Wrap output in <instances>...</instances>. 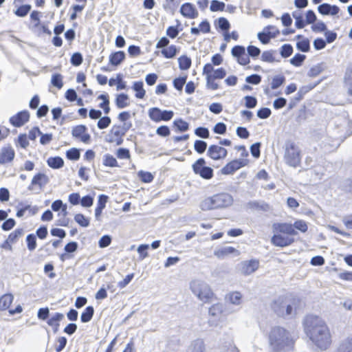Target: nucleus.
I'll return each mask as SVG.
<instances>
[{"instance_id": "44", "label": "nucleus", "mask_w": 352, "mask_h": 352, "mask_svg": "<svg viewBox=\"0 0 352 352\" xmlns=\"http://www.w3.org/2000/svg\"><path fill=\"white\" fill-rule=\"evenodd\" d=\"M51 83L57 89H61L63 86L62 75L60 74H54L52 76Z\"/></svg>"}, {"instance_id": "48", "label": "nucleus", "mask_w": 352, "mask_h": 352, "mask_svg": "<svg viewBox=\"0 0 352 352\" xmlns=\"http://www.w3.org/2000/svg\"><path fill=\"white\" fill-rule=\"evenodd\" d=\"M225 7L226 4L223 1L212 0L210 3V10L212 12L223 11Z\"/></svg>"}, {"instance_id": "57", "label": "nucleus", "mask_w": 352, "mask_h": 352, "mask_svg": "<svg viewBox=\"0 0 352 352\" xmlns=\"http://www.w3.org/2000/svg\"><path fill=\"white\" fill-rule=\"evenodd\" d=\"M82 61L83 58L80 52L74 53L70 59L71 64L76 67L80 65Z\"/></svg>"}, {"instance_id": "33", "label": "nucleus", "mask_w": 352, "mask_h": 352, "mask_svg": "<svg viewBox=\"0 0 352 352\" xmlns=\"http://www.w3.org/2000/svg\"><path fill=\"white\" fill-rule=\"evenodd\" d=\"M23 233H24V231H23V228L16 229L14 231H13L12 232H11L9 234L8 238L5 241V243H14L15 242H16L18 241V239L21 236H23Z\"/></svg>"}, {"instance_id": "7", "label": "nucleus", "mask_w": 352, "mask_h": 352, "mask_svg": "<svg viewBox=\"0 0 352 352\" xmlns=\"http://www.w3.org/2000/svg\"><path fill=\"white\" fill-rule=\"evenodd\" d=\"M206 160L201 157L199 158L192 165L193 172L205 179H210L213 177V169L211 167L206 166Z\"/></svg>"}, {"instance_id": "28", "label": "nucleus", "mask_w": 352, "mask_h": 352, "mask_svg": "<svg viewBox=\"0 0 352 352\" xmlns=\"http://www.w3.org/2000/svg\"><path fill=\"white\" fill-rule=\"evenodd\" d=\"M274 311L277 314V315L280 317L285 318L287 316H289L292 314L293 308L291 305H287L285 311L283 309V307L275 302L274 303Z\"/></svg>"}, {"instance_id": "62", "label": "nucleus", "mask_w": 352, "mask_h": 352, "mask_svg": "<svg viewBox=\"0 0 352 352\" xmlns=\"http://www.w3.org/2000/svg\"><path fill=\"white\" fill-rule=\"evenodd\" d=\"M148 248L149 245L148 244H142L138 246L137 251L140 254V258L141 260L144 259L148 256L147 252Z\"/></svg>"}, {"instance_id": "27", "label": "nucleus", "mask_w": 352, "mask_h": 352, "mask_svg": "<svg viewBox=\"0 0 352 352\" xmlns=\"http://www.w3.org/2000/svg\"><path fill=\"white\" fill-rule=\"evenodd\" d=\"M133 90L135 92V97L139 99H142L146 95V91L144 89V83L142 80L135 81L132 86Z\"/></svg>"}, {"instance_id": "55", "label": "nucleus", "mask_w": 352, "mask_h": 352, "mask_svg": "<svg viewBox=\"0 0 352 352\" xmlns=\"http://www.w3.org/2000/svg\"><path fill=\"white\" fill-rule=\"evenodd\" d=\"M195 134L201 138L206 139L210 136V132L208 128L204 126H199L195 129Z\"/></svg>"}, {"instance_id": "3", "label": "nucleus", "mask_w": 352, "mask_h": 352, "mask_svg": "<svg viewBox=\"0 0 352 352\" xmlns=\"http://www.w3.org/2000/svg\"><path fill=\"white\" fill-rule=\"evenodd\" d=\"M272 229L274 235L271 242L276 247L284 248L293 244L295 241L294 236L298 234L290 223H274Z\"/></svg>"}, {"instance_id": "42", "label": "nucleus", "mask_w": 352, "mask_h": 352, "mask_svg": "<svg viewBox=\"0 0 352 352\" xmlns=\"http://www.w3.org/2000/svg\"><path fill=\"white\" fill-rule=\"evenodd\" d=\"M27 248L30 251H34L36 248V236L29 234L26 236Z\"/></svg>"}, {"instance_id": "17", "label": "nucleus", "mask_w": 352, "mask_h": 352, "mask_svg": "<svg viewBox=\"0 0 352 352\" xmlns=\"http://www.w3.org/2000/svg\"><path fill=\"white\" fill-rule=\"evenodd\" d=\"M285 82V77L282 75H276L272 78L271 85L264 89V93L267 95L270 94L272 90H274L280 87Z\"/></svg>"}, {"instance_id": "1", "label": "nucleus", "mask_w": 352, "mask_h": 352, "mask_svg": "<svg viewBox=\"0 0 352 352\" xmlns=\"http://www.w3.org/2000/svg\"><path fill=\"white\" fill-rule=\"evenodd\" d=\"M304 330L310 340L320 349L327 350L332 344V336L326 322L321 318L309 315L304 321Z\"/></svg>"}, {"instance_id": "34", "label": "nucleus", "mask_w": 352, "mask_h": 352, "mask_svg": "<svg viewBox=\"0 0 352 352\" xmlns=\"http://www.w3.org/2000/svg\"><path fill=\"white\" fill-rule=\"evenodd\" d=\"M261 60L265 63H274L278 61L276 59V52L274 50L264 51L261 54Z\"/></svg>"}, {"instance_id": "25", "label": "nucleus", "mask_w": 352, "mask_h": 352, "mask_svg": "<svg viewBox=\"0 0 352 352\" xmlns=\"http://www.w3.org/2000/svg\"><path fill=\"white\" fill-rule=\"evenodd\" d=\"M333 352H352V337L342 340Z\"/></svg>"}, {"instance_id": "49", "label": "nucleus", "mask_w": 352, "mask_h": 352, "mask_svg": "<svg viewBox=\"0 0 352 352\" xmlns=\"http://www.w3.org/2000/svg\"><path fill=\"white\" fill-rule=\"evenodd\" d=\"M80 150L76 148H72L66 152V157L67 159L73 161H76L80 158Z\"/></svg>"}, {"instance_id": "13", "label": "nucleus", "mask_w": 352, "mask_h": 352, "mask_svg": "<svg viewBox=\"0 0 352 352\" xmlns=\"http://www.w3.org/2000/svg\"><path fill=\"white\" fill-rule=\"evenodd\" d=\"M207 155L212 160L223 159L227 155V150L218 145H210L208 149Z\"/></svg>"}, {"instance_id": "59", "label": "nucleus", "mask_w": 352, "mask_h": 352, "mask_svg": "<svg viewBox=\"0 0 352 352\" xmlns=\"http://www.w3.org/2000/svg\"><path fill=\"white\" fill-rule=\"evenodd\" d=\"M94 204V197L90 195H87L82 198H80V204L85 208H89L91 207Z\"/></svg>"}, {"instance_id": "15", "label": "nucleus", "mask_w": 352, "mask_h": 352, "mask_svg": "<svg viewBox=\"0 0 352 352\" xmlns=\"http://www.w3.org/2000/svg\"><path fill=\"white\" fill-rule=\"evenodd\" d=\"M131 129L130 124H125L120 125H113L111 129L109 131V134L106 138H118L123 137L126 133Z\"/></svg>"}, {"instance_id": "19", "label": "nucleus", "mask_w": 352, "mask_h": 352, "mask_svg": "<svg viewBox=\"0 0 352 352\" xmlns=\"http://www.w3.org/2000/svg\"><path fill=\"white\" fill-rule=\"evenodd\" d=\"M204 341L201 338L192 340L186 349V352H205Z\"/></svg>"}, {"instance_id": "32", "label": "nucleus", "mask_w": 352, "mask_h": 352, "mask_svg": "<svg viewBox=\"0 0 352 352\" xmlns=\"http://www.w3.org/2000/svg\"><path fill=\"white\" fill-rule=\"evenodd\" d=\"M102 164L108 167H119L117 160L111 154L106 153L103 156Z\"/></svg>"}, {"instance_id": "45", "label": "nucleus", "mask_w": 352, "mask_h": 352, "mask_svg": "<svg viewBox=\"0 0 352 352\" xmlns=\"http://www.w3.org/2000/svg\"><path fill=\"white\" fill-rule=\"evenodd\" d=\"M64 318V315L61 313H55L50 318L47 320V323L49 326H53L55 324H59L60 322Z\"/></svg>"}, {"instance_id": "11", "label": "nucleus", "mask_w": 352, "mask_h": 352, "mask_svg": "<svg viewBox=\"0 0 352 352\" xmlns=\"http://www.w3.org/2000/svg\"><path fill=\"white\" fill-rule=\"evenodd\" d=\"M49 182L48 177L44 173H38L34 176L31 184L28 186V190H34L38 186V190H41Z\"/></svg>"}, {"instance_id": "14", "label": "nucleus", "mask_w": 352, "mask_h": 352, "mask_svg": "<svg viewBox=\"0 0 352 352\" xmlns=\"http://www.w3.org/2000/svg\"><path fill=\"white\" fill-rule=\"evenodd\" d=\"M15 157V151L12 146H8L0 150V164L3 165L13 161Z\"/></svg>"}, {"instance_id": "53", "label": "nucleus", "mask_w": 352, "mask_h": 352, "mask_svg": "<svg viewBox=\"0 0 352 352\" xmlns=\"http://www.w3.org/2000/svg\"><path fill=\"white\" fill-rule=\"evenodd\" d=\"M297 48L303 52H307L310 49L309 41L307 38H301L296 43Z\"/></svg>"}, {"instance_id": "29", "label": "nucleus", "mask_w": 352, "mask_h": 352, "mask_svg": "<svg viewBox=\"0 0 352 352\" xmlns=\"http://www.w3.org/2000/svg\"><path fill=\"white\" fill-rule=\"evenodd\" d=\"M47 163L50 168L54 169H58L64 166V160L59 156L49 157Z\"/></svg>"}, {"instance_id": "6", "label": "nucleus", "mask_w": 352, "mask_h": 352, "mask_svg": "<svg viewBox=\"0 0 352 352\" xmlns=\"http://www.w3.org/2000/svg\"><path fill=\"white\" fill-rule=\"evenodd\" d=\"M284 160L289 166L296 168L300 165L301 151L296 144L292 142L286 145Z\"/></svg>"}, {"instance_id": "36", "label": "nucleus", "mask_w": 352, "mask_h": 352, "mask_svg": "<svg viewBox=\"0 0 352 352\" xmlns=\"http://www.w3.org/2000/svg\"><path fill=\"white\" fill-rule=\"evenodd\" d=\"M223 306L221 303H216L214 304L210 309H209V315L219 318L221 316V313L223 312Z\"/></svg>"}, {"instance_id": "46", "label": "nucleus", "mask_w": 352, "mask_h": 352, "mask_svg": "<svg viewBox=\"0 0 352 352\" xmlns=\"http://www.w3.org/2000/svg\"><path fill=\"white\" fill-rule=\"evenodd\" d=\"M186 80H187V76H179L178 78H175L173 82L174 87L178 91H182L183 87L185 85V83L186 82Z\"/></svg>"}, {"instance_id": "22", "label": "nucleus", "mask_w": 352, "mask_h": 352, "mask_svg": "<svg viewBox=\"0 0 352 352\" xmlns=\"http://www.w3.org/2000/svg\"><path fill=\"white\" fill-rule=\"evenodd\" d=\"M125 58V53L123 51L113 52L109 56V63L113 66L120 65Z\"/></svg>"}, {"instance_id": "31", "label": "nucleus", "mask_w": 352, "mask_h": 352, "mask_svg": "<svg viewBox=\"0 0 352 352\" xmlns=\"http://www.w3.org/2000/svg\"><path fill=\"white\" fill-rule=\"evenodd\" d=\"M94 309L92 306H88L82 311L80 316V320L83 323L89 322L94 316Z\"/></svg>"}, {"instance_id": "37", "label": "nucleus", "mask_w": 352, "mask_h": 352, "mask_svg": "<svg viewBox=\"0 0 352 352\" xmlns=\"http://www.w3.org/2000/svg\"><path fill=\"white\" fill-rule=\"evenodd\" d=\"M173 126L176 128L177 131L179 132H185L189 129V124L182 118L175 120Z\"/></svg>"}, {"instance_id": "23", "label": "nucleus", "mask_w": 352, "mask_h": 352, "mask_svg": "<svg viewBox=\"0 0 352 352\" xmlns=\"http://www.w3.org/2000/svg\"><path fill=\"white\" fill-rule=\"evenodd\" d=\"M115 103L118 109H124L130 105L129 97L126 94L121 93L116 95Z\"/></svg>"}, {"instance_id": "60", "label": "nucleus", "mask_w": 352, "mask_h": 352, "mask_svg": "<svg viewBox=\"0 0 352 352\" xmlns=\"http://www.w3.org/2000/svg\"><path fill=\"white\" fill-rule=\"evenodd\" d=\"M323 67L321 64L313 66L309 71V76L310 77H316L323 71Z\"/></svg>"}, {"instance_id": "50", "label": "nucleus", "mask_w": 352, "mask_h": 352, "mask_svg": "<svg viewBox=\"0 0 352 352\" xmlns=\"http://www.w3.org/2000/svg\"><path fill=\"white\" fill-rule=\"evenodd\" d=\"M242 296L240 292H235L228 294L227 299L234 305H239L241 301Z\"/></svg>"}, {"instance_id": "8", "label": "nucleus", "mask_w": 352, "mask_h": 352, "mask_svg": "<svg viewBox=\"0 0 352 352\" xmlns=\"http://www.w3.org/2000/svg\"><path fill=\"white\" fill-rule=\"evenodd\" d=\"M174 116L170 110H162L158 107H152L148 110V116L151 120L155 122L161 121H169Z\"/></svg>"}, {"instance_id": "51", "label": "nucleus", "mask_w": 352, "mask_h": 352, "mask_svg": "<svg viewBox=\"0 0 352 352\" xmlns=\"http://www.w3.org/2000/svg\"><path fill=\"white\" fill-rule=\"evenodd\" d=\"M140 179L144 183H150L153 180V175L150 172L140 170L138 173Z\"/></svg>"}, {"instance_id": "35", "label": "nucleus", "mask_w": 352, "mask_h": 352, "mask_svg": "<svg viewBox=\"0 0 352 352\" xmlns=\"http://www.w3.org/2000/svg\"><path fill=\"white\" fill-rule=\"evenodd\" d=\"M215 25L217 28L224 32L229 31L230 24L227 19L224 17H220L215 21Z\"/></svg>"}, {"instance_id": "26", "label": "nucleus", "mask_w": 352, "mask_h": 352, "mask_svg": "<svg viewBox=\"0 0 352 352\" xmlns=\"http://www.w3.org/2000/svg\"><path fill=\"white\" fill-rule=\"evenodd\" d=\"M14 300V296L11 294H6L0 297V310L8 309Z\"/></svg>"}, {"instance_id": "47", "label": "nucleus", "mask_w": 352, "mask_h": 352, "mask_svg": "<svg viewBox=\"0 0 352 352\" xmlns=\"http://www.w3.org/2000/svg\"><path fill=\"white\" fill-rule=\"evenodd\" d=\"M305 58V55L296 54L290 59V63L295 67H300L302 65Z\"/></svg>"}, {"instance_id": "52", "label": "nucleus", "mask_w": 352, "mask_h": 352, "mask_svg": "<svg viewBox=\"0 0 352 352\" xmlns=\"http://www.w3.org/2000/svg\"><path fill=\"white\" fill-rule=\"evenodd\" d=\"M232 56L236 58L237 62L242 65V45L234 46L231 51Z\"/></svg>"}, {"instance_id": "21", "label": "nucleus", "mask_w": 352, "mask_h": 352, "mask_svg": "<svg viewBox=\"0 0 352 352\" xmlns=\"http://www.w3.org/2000/svg\"><path fill=\"white\" fill-rule=\"evenodd\" d=\"M259 267V261L258 259H252L247 261L243 265V274L249 275L256 272Z\"/></svg>"}, {"instance_id": "40", "label": "nucleus", "mask_w": 352, "mask_h": 352, "mask_svg": "<svg viewBox=\"0 0 352 352\" xmlns=\"http://www.w3.org/2000/svg\"><path fill=\"white\" fill-rule=\"evenodd\" d=\"M74 221L80 226L87 228L89 226V219L86 217L83 214H76L74 216Z\"/></svg>"}, {"instance_id": "39", "label": "nucleus", "mask_w": 352, "mask_h": 352, "mask_svg": "<svg viewBox=\"0 0 352 352\" xmlns=\"http://www.w3.org/2000/svg\"><path fill=\"white\" fill-rule=\"evenodd\" d=\"M293 228L295 230H298L302 233H305L308 230V224L307 223L302 219H298L294 221L292 224Z\"/></svg>"}, {"instance_id": "64", "label": "nucleus", "mask_w": 352, "mask_h": 352, "mask_svg": "<svg viewBox=\"0 0 352 352\" xmlns=\"http://www.w3.org/2000/svg\"><path fill=\"white\" fill-rule=\"evenodd\" d=\"M78 248V244L76 241H70L65 245L64 250L66 254L75 252Z\"/></svg>"}, {"instance_id": "2", "label": "nucleus", "mask_w": 352, "mask_h": 352, "mask_svg": "<svg viewBox=\"0 0 352 352\" xmlns=\"http://www.w3.org/2000/svg\"><path fill=\"white\" fill-rule=\"evenodd\" d=\"M269 339L274 352H287L292 351L294 348L295 340L283 327L273 328L270 331Z\"/></svg>"}, {"instance_id": "16", "label": "nucleus", "mask_w": 352, "mask_h": 352, "mask_svg": "<svg viewBox=\"0 0 352 352\" xmlns=\"http://www.w3.org/2000/svg\"><path fill=\"white\" fill-rule=\"evenodd\" d=\"M180 13L186 18L195 19L198 16V12L191 3H185L180 8Z\"/></svg>"}, {"instance_id": "10", "label": "nucleus", "mask_w": 352, "mask_h": 352, "mask_svg": "<svg viewBox=\"0 0 352 352\" xmlns=\"http://www.w3.org/2000/svg\"><path fill=\"white\" fill-rule=\"evenodd\" d=\"M30 113L27 110L18 112L14 116L10 117V123L15 127H21L29 121Z\"/></svg>"}, {"instance_id": "9", "label": "nucleus", "mask_w": 352, "mask_h": 352, "mask_svg": "<svg viewBox=\"0 0 352 352\" xmlns=\"http://www.w3.org/2000/svg\"><path fill=\"white\" fill-rule=\"evenodd\" d=\"M72 135L85 144H89L91 140V135L87 133V127L84 124L74 126L72 129Z\"/></svg>"}, {"instance_id": "18", "label": "nucleus", "mask_w": 352, "mask_h": 352, "mask_svg": "<svg viewBox=\"0 0 352 352\" xmlns=\"http://www.w3.org/2000/svg\"><path fill=\"white\" fill-rule=\"evenodd\" d=\"M242 167V160H232L228 163L222 169L221 173L223 175H230L234 173L236 170Z\"/></svg>"}, {"instance_id": "4", "label": "nucleus", "mask_w": 352, "mask_h": 352, "mask_svg": "<svg viewBox=\"0 0 352 352\" xmlns=\"http://www.w3.org/2000/svg\"><path fill=\"white\" fill-rule=\"evenodd\" d=\"M233 202L232 196L228 193L214 195L204 199L200 204L202 210H211L230 206Z\"/></svg>"}, {"instance_id": "63", "label": "nucleus", "mask_w": 352, "mask_h": 352, "mask_svg": "<svg viewBox=\"0 0 352 352\" xmlns=\"http://www.w3.org/2000/svg\"><path fill=\"white\" fill-rule=\"evenodd\" d=\"M156 133L159 136L166 138L170 134V131L168 126L162 125L157 127V129H156Z\"/></svg>"}, {"instance_id": "58", "label": "nucleus", "mask_w": 352, "mask_h": 352, "mask_svg": "<svg viewBox=\"0 0 352 352\" xmlns=\"http://www.w3.org/2000/svg\"><path fill=\"white\" fill-rule=\"evenodd\" d=\"M131 118V114L129 111H122L118 114V119L119 121L123 123V124H130L131 128L132 127L133 124L131 121L129 120Z\"/></svg>"}, {"instance_id": "24", "label": "nucleus", "mask_w": 352, "mask_h": 352, "mask_svg": "<svg viewBox=\"0 0 352 352\" xmlns=\"http://www.w3.org/2000/svg\"><path fill=\"white\" fill-rule=\"evenodd\" d=\"M107 200L108 196L102 194L98 196L97 206L95 209V217L96 219H98L100 216L101 215L103 209L106 206Z\"/></svg>"}, {"instance_id": "30", "label": "nucleus", "mask_w": 352, "mask_h": 352, "mask_svg": "<svg viewBox=\"0 0 352 352\" xmlns=\"http://www.w3.org/2000/svg\"><path fill=\"white\" fill-rule=\"evenodd\" d=\"M179 52V48L171 45L165 49L162 50L161 53L166 58H173Z\"/></svg>"}, {"instance_id": "43", "label": "nucleus", "mask_w": 352, "mask_h": 352, "mask_svg": "<svg viewBox=\"0 0 352 352\" xmlns=\"http://www.w3.org/2000/svg\"><path fill=\"white\" fill-rule=\"evenodd\" d=\"M207 143L201 140H195L194 143V149L199 154H203L207 148Z\"/></svg>"}, {"instance_id": "54", "label": "nucleus", "mask_w": 352, "mask_h": 352, "mask_svg": "<svg viewBox=\"0 0 352 352\" xmlns=\"http://www.w3.org/2000/svg\"><path fill=\"white\" fill-rule=\"evenodd\" d=\"M280 53L282 57L288 58L293 53V47L290 44H284L280 47Z\"/></svg>"}, {"instance_id": "41", "label": "nucleus", "mask_w": 352, "mask_h": 352, "mask_svg": "<svg viewBox=\"0 0 352 352\" xmlns=\"http://www.w3.org/2000/svg\"><path fill=\"white\" fill-rule=\"evenodd\" d=\"M32 6L30 4H24L19 6L15 11L14 14L19 17L25 16L31 10Z\"/></svg>"}, {"instance_id": "38", "label": "nucleus", "mask_w": 352, "mask_h": 352, "mask_svg": "<svg viewBox=\"0 0 352 352\" xmlns=\"http://www.w3.org/2000/svg\"><path fill=\"white\" fill-rule=\"evenodd\" d=\"M179 67L181 70H187L191 66V59L186 55L178 58Z\"/></svg>"}, {"instance_id": "20", "label": "nucleus", "mask_w": 352, "mask_h": 352, "mask_svg": "<svg viewBox=\"0 0 352 352\" xmlns=\"http://www.w3.org/2000/svg\"><path fill=\"white\" fill-rule=\"evenodd\" d=\"M344 82L347 88L348 101L352 103V67L347 69Z\"/></svg>"}, {"instance_id": "12", "label": "nucleus", "mask_w": 352, "mask_h": 352, "mask_svg": "<svg viewBox=\"0 0 352 352\" xmlns=\"http://www.w3.org/2000/svg\"><path fill=\"white\" fill-rule=\"evenodd\" d=\"M214 255L219 259H223L228 256L233 257L239 256L240 252L233 247L227 246L217 248L214 252Z\"/></svg>"}, {"instance_id": "5", "label": "nucleus", "mask_w": 352, "mask_h": 352, "mask_svg": "<svg viewBox=\"0 0 352 352\" xmlns=\"http://www.w3.org/2000/svg\"><path fill=\"white\" fill-rule=\"evenodd\" d=\"M192 292L201 301L208 302L212 298L213 293L210 286L203 280H193L190 282Z\"/></svg>"}, {"instance_id": "56", "label": "nucleus", "mask_w": 352, "mask_h": 352, "mask_svg": "<svg viewBox=\"0 0 352 352\" xmlns=\"http://www.w3.org/2000/svg\"><path fill=\"white\" fill-rule=\"evenodd\" d=\"M111 122V120L109 116H103L99 118L97 126L100 129H104L107 128Z\"/></svg>"}, {"instance_id": "61", "label": "nucleus", "mask_w": 352, "mask_h": 352, "mask_svg": "<svg viewBox=\"0 0 352 352\" xmlns=\"http://www.w3.org/2000/svg\"><path fill=\"white\" fill-rule=\"evenodd\" d=\"M261 76L258 74H252L245 78V82L248 84L258 85L261 82Z\"/></svg>"}]
</instances>
